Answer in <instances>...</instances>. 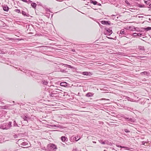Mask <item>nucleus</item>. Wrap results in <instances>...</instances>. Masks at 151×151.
<instances>
[{
    "label": "nucleus",
    "instance_id": "473e14b6",
    "mask_svg": "<svg viewBox=\"0 0 151 151\" xmlns=\"http://www.w3.org/2000/svg\"><path fill=\"white\" fill-rule=\"evenodd\" d=\"M122 148H125V149L126 150H129V148L127 147L123 146L122 147Z\"/></svg>",
    "mask_w": 151,
    "mask_h": 151
},
{
    "label": "nucleus",
    "instance_id": "49530a36",
    "mask_svg": "<svg viewBox=\"0 0 151 151\" xmlns=\"http://www.w3.org/2000/svg\"><path fill=\"white\" fill-rule=\"evenodd\" d=\"M19 140L21 141V142H22V141H23L24 140H22V139H20Z\"/></svg>",
    "mask_w": 151,
    "mask_h": 151
},
{
    "label": "nucleus",
    "instance_id": "7ed1b4c3",
    "mask_svg": "<svg viewBox=\"0 0 151 151\" xmlns=\"http://www.w3.org/2000/svg\"><path fill=\"white\" fill-rule=\"evenodd\" d=\"M105 30L104 31V34L105 35H110L113 32L112 29H111L106 28Z\"/></svg>",
    "mask_w": 151,
    "mask_h": 151
},
{
    "label": "nucleus",
    "instance_id": "603ef678",
    "mask_svg": "<svg viewBox=\"0 0 151 151\" xmlns=\"http://www.w3.org/2000/svg\"><path fill=\"white\" fill-rule=\"evenodd\" d=\"M112 16H115V15H112Z\"/></svg>",
    "mask_w": 151,
    "mask_h": 151
},
{
    "label": "nucleus",
    "instance_id": "393cba45",
    "mask_svg": "<svg viewBox=\"0 0 151 151\" xmlns=\"http://www.w3.org/2000/svg\"><path fill=\"white\" fill-rule=\"evenodd\" d=\"M88 72H86V71L83 72L82 73V74H83V75H84L88 76Z\"/></svg>",
    "mask_w": 151,
    "mask_h": 151
},
{
    "label": "nucleus",
    "instance_id": "f03ea898",
    "mask_svg": "<svg viewBox=\"0 0 151 151\" xmlns=\"http://www.w3.org/2000/svg\"><path fill=\"white\" fill-rule=\"evenodd\" d=\"M21 117L25 121L24 124V125H29L28 120L30 118L27 116L23 115L21 116Z\"/></svg>",
    "mask_w": 151,
    "mask_h": 151
},
{
    "label": "nucleus",
    "instance_id": "8fccbe9b",
    "mask_svg": "<svg viewBox=\"0 0 151 151\" xmlns=\"http://www.w3.org/2000/svg\"><path fill=\"white\" fill-rule=\"evenodd\" d=\"M145 57V56H142V57H140L141 58H144Z\"/></svg>",
    "mask_w": 151,
    "mask_h": 151
},
{
    "label": "nucleus",
    "instance_id": "423d86ee",
    "mask_svg": "<svg viewBox=\"0 0 151 151\" xmlns=\"http://www.w3.org/2000/svg\"><path fill=\"white\" fill-rule=\"evenodd\" d=\"M101 23L102 24L104 25H109L110 24V22L109 21H105L103 20L101 22Z\"/></svg>",
    "mask_w": 151,
    "mask_h": 151
},
{
    "label": "nucleus",
    "instance_id": "ddd939ff",
    "mask_svg": "<svg viewBox=\"0 0 151 151\" xmlns=\"http://www.w3.org/2000/svg\"><path fill=\"white\" fill-rule=\"evenodd\" d=\"M61 138V140L63 142H65L67 139V137L65 136H62Z\"/></svg>",
    "mask_w": 151,
    "mask_h": 151
},
{
    "label": "nucleus",
    "instance_id": "4d7b16f0",
    "mask_svg": "<svg viewBox=\"0 0 151 151\" xmlns=\"http://www.w3.org/2000/svg\"><path fill=\"white\" fill-rule=\"evenodd\" d=\"M93 9H95V10H96V9H94V8H93Z\"/></svg>",
    "mask_w": 151,
    "mask_h": 151
},
{
    "label": "nucleus",
    "instance_id": "3c124183",
    "mask_svg": "<svg viewBox=\"0 0 151 151\" xmlns=\"http://www.w3.org/2000/svg\"><path fill=\"white\" fill-rule=\"evenodd\" d=\"M149 6H151V3L149 5Z\"/></svg>",
    "mask_w": 151,
    "mask_h": 151
},
{
    "label": "nucleus",
    "instance_id": "72a5a7b5",
    "mask_svg": "<svg viewBox=\"0 0 151 151\" xmlns=\"http://www.w3.org/2000/svg\"><path fill=\"white\" fill-rule=\"evenodd\" d=\"M45 16L49 18L50 16V14L49 13H47L46 14Z\"/></svg>",
    "mask_w": 151,
    "mask_h": 151
},
{
    "label": "nucleus",
    "instance_id": "58836bf2",
    "mask_svg": "<svg viewBox=\"0 0 151 151\" xmlns=\"http://www.w3.org/2000/svg\"><path fill=\"white\" fill-rule=\"evenodd\" d=\"M137 33H134L133 34V35L134 37H136L137 36Z\"/></svg>",
    "mask_w": 151,
    "mask_h": 151
},
{
    "label": "nucleus",
    "instance_id": "1a4fd4ad",
    "mask_svg": "<svg viewBox=\"0 0 151 151\" xmlns=\"http://www.w3.org/2000/svg\"><path fill=\"white\" fill-rule=\"evenodd\" d=\"M142 30H139V31H140V32H141L142 31H144V30H146L147 31H148L149 30H150L151 29V27H147V28H142Z\"/></svg>",
    "mask_w": 151,
    "mask_h": 151
},
{
    "label": "nucleus",
    "instance_id": "e433bc0d",
    "mask_svg": "<svg viewBox=\"0 0 151 151\" xmlns=\"http://www.w3.org/2000/svg\"><path fill=\"white\" fill-rule=\"evenodd\" d=\"M45 11L47 12H50V10L48 8H46L45 9Z\"/></svg>",
    "mask_w": 151,
    "mask_h": 151
},
{
    "label": "nucleus",
    "instance_id": "f3484780",
    "mask_svg": "<svg viewBox=\"0 0 151 151\" xmlns=\"http://www.w3.org/2000/svg\"><path fill=\"white\" fill-rule=\"evenodd\" d=\"M21 145L24 146H26L28 145V143L27 142H23L21 143Z\"/></svg>",
    "mask_w": 151,
    "mask_h": 151
},
{
    "label": "nucleus",
    "instance_id": "4468645a",
    "mask_svg": "<svg viewBox=\"0 0 151 151\" xmlns=\"http://www.w3.org/2000/svg\"><path fill=\"white\" fill-rule=\"evenodd\" d=\"M80 139V137L79 136H77V137H74L73 138V140H75L76 141H77L78 140H79Z\"/></svg>",
    "mask_w": 151,
    "mask_h": 151
},
{
    "label": "nucleus",
    "instance_id": "f8f14e48",
    "mask_svg": "<svg viewBox=\"0 0 151 151\" xmlns=\"http://www.w3.org/2000/svg\"><path fill=\"white\" fill-rule=\"evenodd\" d=\"M90 2L91 3L93 4L94 5H96L98 3V2L96 1L92 0H90Z\"/></svg>",
    "mask_w": 151,
    "mask_h": 151
},
{
    "label": "nucleus",
    "instance_id": "412c9836",
    "mask_svg": "<svg viewBox=\"0 0 151 151\" xmlns=\"http://www.w3.org/2000/svg\"><path fill=\"white\" fill-rule=\"evenodd\" d=\"M104 144H106L108 145H109L110 142L108 140H105L104 141Z\"/></svg>",
    "mask_w": 151,
    "mask_h": 151
},
{
    "label": "nucleus",
    "instance_id": "6ab92c4d",
    "mask_svg": "<svg viewBox=\"0 0 151 151\" xmlns=\"http://www.w3.org/2000/svg\"><path fill=\"white\" fill-rule=\"evenodd\" d=\"M149 73L147 71H144L141 73L142 75H147Z\"/></svg>",
    "mask_w": 151,
    "mask_h": 151
},
{
    "label": "nucleus",
    "instance_id": "5701e85b",
    "mask_svg": "<svg viewBox=\"0 0 151 151\" xmlns=\"http://www.w3.org/2000/svg\"><path fill=\"white\" fill-rule=\"evenodd\" d=\"M145 3L147 4H148L150 3V1L149 0H144Z\"/></svg>",
    "mask_w": 151,
    "mask_h": 151
},
{
    "label": "nucleus",
    "instance_id": "09e8293b",
    "mask_svg": "<svg viewBox=\"0 0 151 151\" xmlns=\"http://www.w3.org/2000/svg\"><path fill=\"white\" fill-rule=\"evenodd\" d=\"M45 47V46H42L41 47Z\"/></svg>",
    "mask_w": 151,
    "mask_h": 151
},
{
    "label": "nucleus",
    "instance_id": "13d9d810",
    "mask_svg": "<svg viewBox=\"0 0 151 151\" xmlns=\"http://www.w3.org/2000/svg\"><path fill=\"white\" fill-rule=\"evenodd\" d=\"M73 51H75V50H73Z\"/></svg>",
    "mask_w": 151,
    "mask_h": 151
},
{
    "label": "nucleus",
    "instance_id": "6e6552de",
    "mask_svg": "<svg viewBox=\"0 0 151 151\" xmlns=\"http://www.w3.org/2000/svg\"><path fill=\"white\" fill-rule=\"evenodd\" d=\"M3 9L4 11L7 12H8V11L9 10V8L6 5H4L3 6Z\"/></svg>",
    "mask_w": 151,
    "mask_h": 151
},
{
    "label": "nucleus",
    "instance_id": "f257e3e1",
    "mask_svg": "<svg viewBox=\"0 0 151 151\" xmlns=\"http://www.w3.org/2000/svg\"><path fill=\"white\" fill-rule=\"evenodd\" d=\"M12 122H9L8 123H4L0 125V128L3 129H8L12 127Z\"/></svg>",
    "mask_w": 151,
    "mask_h": 151
},
{
    "label": "nucleus",
    "instance_id": "2f4dec72",
    "mask_svg": "<svg viewBox=\"0 0 151 151\" xmlns=\"http://www.w3.org/2000/svg\"><path fill=\"white\" fill-rule=\"evenodd\" d=\"M92 74H93V73H92L90 72H88V76H92Z\"/></svg>",
    "mask_w": 151,
    "mask_h": 151
},
{
    "label": "nucleus",
    "instance_id": "79ce46f5",
    "mask_svg": "<svg viewBox=\"0 0 151 151\" xmlns=\"http://www.w3.org/2000/svg\"><path fill=\"white\" fill-rule=\"evenodd\" d=\"M145 143V141H144L142 142V145H144V144Z\"/></svg>",
    "mask_w": 151,
    "mask_h": 151
},
{
    "label": "nucleus",
    "instance_id": "052dcab7",
    "mask_svg": "<svg viewBox=\"0 0 151 151\" xmlns=\"http://www.w3.org/2000/svg\"><path fill=\"white\" fill-rule=\"evenodd\" d=\"M13 103H14V101H13Z\"/></svg>",
    "mask_w": 151,
    "mask_h": 151
},
{
    "label": "nucleus",
    "instance_id": "2eb2a0df",
    "mask_svg": "<svg viewBox=\"0 0 151 151\" xmlns=\"http://www.w3.org/2000/svg\"><path fill=\"white\" fill-rule=\"evenodd\" d=\"M31 5L32 6V7L34 8H35L36 7V6H37L36 4L34 2H31Z\"/></svg>",
    "mask_w": 151,
    "mask_h": 151
},
{
    "label": "nucleus",
    "instance_id": "bf43d9fd",
    "mask_svg": "<svg viewBox=\"0 0 151 151\" xmlns=\"http://www.w3.org/2000/svg\"><path fill=\"white\" fill-rule=\"evenodd\" d=\"M149 19L150 20H151V19H150V18Z\"/></svg>",
    "mask_w": 151,
    "mask_h": 151
},
{
    "label": "nucleus",
    "instance_id": "aec40b11",
    "mask_svg": "<svg viewBox=\"0 0 151 151\" xmlns=\"http://www.w3.org/2000/svg\"><path fill=\"white\" fill-rule=\"evenodd\" d=\"M127 119H128V121H131L132 122H135V120L132 118L129 119V118H127Z\"/></svg>",
    "mask_w": 151,
    "mask_h": 151
},
{
    "label": "nucleus",
    "instance_id": "5fc2aeb1",
    "mask_svg": "<svg viewBox=\"0 0 151 151\" xmlns=\"http://www.w3.org/2000/svg\"><path fill=\"white\" fill-rule=\"evenodd\" d=\"M26 72H27V71H29V70H26Z\"/></svg>",
    "mask_w": 151,
    "mask_h": 151
},
{
    "label": "nucleus",
    "instance_id": "b1692460",
    "mask_svg": "<svg viewBox=\"0 0 151 151\" xmlns=\"http://www.w3.org/2000/svg\"><path fill=\"white\" fill-rule=\"evenodd\" d=\"M13 126L14 127H18L17 124L16 123L15 121H14L13 122Z\"/></svg>",
    "mask_w": 151,
    "mask_h": 151
},
{
    "label": "nucleus",
    "instance_id": "f704fd0d",
    "mask_svg": "<svg viewBox=\"0 0 151 151\" xmlns=\"http://www.w3.org/2000/svg\"><path fill=\"white\" fill-rule=\"evenodd\" d=\"M126 3L127 4V6H130V4L128 2V1H125Z\"/></svg>",
    "mask_w": 151,
    "mask_h": 151
},
{
    "label": "nucleus",
    "instance_id": "de8ad7c7",
    "mask_svg": "<svg viewBox=\"0 0 151 151\" xmlns=\"http://www.w3.org/2000/svg\"><path fill=\"white\" fill-rule=\"evenodd\" d=\"M93 143H96V142H95V141H93Z\"/></svg>",
    "mask_w": 151,
    "mask_h": 151
},
{
    "label": "nucleus",
    "instance_id": "c9c22d12",
    "mask_svg": "<svg viewBox=\"0 0 151 151\" xmlns=\"http://www.w3.org/2000/svg\"><path fill=\"white\" fill-rule=\"evenodd\" d=\"M116 146L117 147H121V148H122V147H123V146H122L120 145H117V144L116 145Z\"/></svg>",
    "mask_w": 151,
    "mask_h": 151
},
{
    "label": "nucleus",
    "instance_id": "7c9ffc66",
    "mask_svg": "<svg viewBox=\"0 0 151 151\" xmlns=\"http://www.w3.org/2000/svg\"><path fill=\"white\" fill-rule=\"evenodd\" d=\"M99 142L100 143H101V144H104V141H103L101 139L100 140H99Z\"/></svg>",
    "mask_w": 151,
    "mask_h": 151
},
{
    "label": "nucleus",
    "instance_id": "9b49d317",
    "mask_svg": "<svg viewBox=\"0 0 151 151\" xmlns=\"http://www.w3.org/2000/svg\"><path fill=\"white\" fill-rule=\"evenodd\" d=\"M58 89H56L55 90L53 91L51 93H52V95L55 94V95H57L58 94V92L57 90H58Z\"/></svg>",
    "mask_w": 151,
    "mask_h": 151
},
{
    "label": "nucleus",
    "instance_id": "c85d7f7f",
    "mask_svg": "<svg viewBox=\"0 0 151 151\" xmlns=\"http://www.w3.org/2000/svg\"><path fill=\"white\" fill-rule=\"evenodd\" d=\"M14 11L18 13H20V11L19 9H16L14 10Z\"/></svg>",
    "mask_w": 151,
    "mask_h": 151
},
{
    "label": "nucleus",
    "instance_id": "bb28decb",
    "mask_svg": "<svg viewBox=\"0 0 151 151\" xmlns=\"http://www.w3.org/2000/svg\"><path fill=\"white\" fill-rule=\"evenodd\" d=\"M50 96L52 97H53V98H55L57 96L56 95H55V94H53L52 95V93H51V94H50Z\"/></svg>",
    "mask_w": 151,
    "mask_h": 151
},
{
    "label": "nucleus",
    "instance_id": "39448f33",
    "mask_svg": "<svg viewBox=\"0 0 151 151\" xmlns=\"http://www.w3.org/2000/svg\"><path fill=\"white\" fill-rule=\"evenodd\" d=\"M40 83L43 85H47L48 83V81H47V80L42 79L40 81Z\"/></svg>",
    "mask_w": 151,
    "mask_h": 151
},
{
    "label": "nucleus",
    "instance_id": "a18cd8bd",
    "mask_svg": "<svg viewBox=\"0 0 151 151\" xmlns=\"http://www.w3.org/2000/svg\"><path fill=\"white\" fill-rule=\"evenodd\" d=\"M109 39H113V38H111V37H107Z\"/></svg>",
    "mask_w": 151,
    "mask_h": 151
},
{
    "label": "nucleus",
    "instance_id": "20e7f679",
    "mask_svg": "<svg viewBox=\"0 0 151 151\" xmlns=\"http://www.w3.org/2000/svg\"><path fill=\"white\" fill-rule=\"evenodd\" d=\"M47 147L50 150H53L57 149L56 146L52 144H50L48 145Z\"/></svg>",
    "mask_w": 151,
    "mask_h": 151
},
{
    "label": "nucleus",
    "instance_id": "a878e982",
    "mask_svg": "<svg viewBox=\"0 0 151 151\" xmlns=\"http://www.w3.org/2000/svg\"><path fill=\"white\" fill-rule=\"evenodd\" d=\"M137 36H144L143 34V33H137Z\"/></svg>",
    "mask_w": 151,
    "mask_h": 151
},
{
    "label": "nucleus",
    "instance_id": "c03bdc74",
    "mask_svg": "<svg viewBox=\"0 0 151 151\" xmlns=\"http://www.w3.org/2000/svg\"><path fill=\"white\" fill-rule=\"evenodd\" d=\"M98 5H99V6H101V4L99 3H98L96 4Z\"/></svg>",
    "mask_w": 151,
    "mask_h": 151
},
{
    "label": "nucleus",
    "instance_id": "4be33fe9",
    "mask_svg": "<svg viewBox=\"0 0 151 151\" xmlns=\"http://www.w3.org/2000/svg\"><path fill=\"white\" fill-rule=\"evenodd\" d=\"M22 14L25 16H28V14H26V12L24 11H22Z\"/></svg>",
    "mask_w": 151,
    "mask_h": 151
},
{
    "label": "nucleus",
    "instance_id": "4c0bfd02",
    "mask_svg": "<svg viewBox=\"0 0 151 151\" xmlns=\"http://www.w3.org/2000/svg\"><path fill=\"white\" fill-rule=\"evenodd\" d=\"M74 137H71L70 139V141L71 142H73V141L74 140L73 139V138Z\"/></svg>",
    "mask_w": 151,
    "mask_h": 151
},
{
    "label": "nucleus",
    "instance_id": "ea45409f",
    "mask_svg": "<svg viewBox=\"0 0 151 151\" xmlns=\"http://www.w3.org/2000/svg\"><path fill=\"white\" fill-rule=\"evenodd\" d=\"M143 6H144V5H140V4L139 5V7H143Z\"/></svg>",
    "mask_w": 151,
    "mask_h": 151
},
{
    "label": "nucleus",
    "instance_id": "37998d69",
    "mask_svg": "<svg viewBox=\"0 0 151 151\" xmlns=\"http://www.w3.org/2000/svg\"><path fill=\"white\" fill-rule=\"evenodd\" d=\"M130 109H131V108L130 107H127V109L128 110H130Z\"/></svg>",
    "mask_w": 151,
    "mask_h": 151
},
{
    "label": "nucleus",
    "instance_id": "9d476101",
    "mask_svg": "<svg viewBox=\"0 0 151 151\" xmlns=\"http://www.w3.org/2000/svg\"><path fill=\"white\" fill-rule=\"evenodd\" d=\"M94 95V93H91L90 92H89L86 94V97H90Z\"/></svg>",
    "mask_w": 151,
    "mask_h": 151
},
{
    "label": "nucleus",
    "instance_id": "a211bd4d",
    "mask_svg": "<svg viewBox=\"0 0 151 151\" xmlns=\"http://www.w3.org/2000/svg\"><path fill=\"white\" fill-rule=\"evenodd\" d=\"M11 106V105L9 104V105H7L2 106V109H6L7 108L9 107V106Z\"/></svg>",
    "mask_w": 151,
    "mask_h": 151
},
{
    "label": "nucleus",
    "instance_id": "c756f323",
    "mask_svg": "<svg viewBox=\"0 0 151 151\" xmlns=\"http://www.w3.org/2000/svg\"><path fill=\"white\" fill-rule=\"evenodd\" d=\"M124 131L126 133H130V131L127 129H124Z\"/></svg>",
    "mask_w": 151,
    "mask_h": 151
},
{
    "label": "nucleus",
    "instance_id": "a19ab883",
    "mask_svg": "<svg viewBox=\"0 0 151 151\" xmlns=\"http://www.w3.org/2000/svg\"><path fill=\"white\" fill-rule=\"evenodd\" d=\"M72 151H77V148H75V149H74Z\"/></svg>",
    "mask_w": 151,
    "mask_h": 151
},
{
    "label": "nucleus",
    "instance_id": "864d4df0",
    "mask_svg": "<svg viewBox=\"0 0 151 151\" xmlns=\"http://www.w3.org/2000/svg\"><path fill=\"white\" fill-rule=\"evenodd\" d=\"M54 126H55V127H57L56 126V125H54Z\"/></svg>",
    "mask_w": 151,
    "mask_h": 151
},
{
    "label": "nucleus",
    "instance_id": "6e6d98bb",
    "mask_svg": "<svg viewBox=\"0 0 151 151\" xmlns=\"http://www.w3.org/2000/svg\"><path fill=\"white\" fill-rule=\"evenodd\" d=\"M24 72L25 73H27V72Z\"/></svg>",
    "mask_w": 151,
    "mask_h": 151
},
{
    "label": "nucleus",
    "instance_id": "cd10ccee",
    "mask_svg": "<svg viewBox=\"0 0 151 151\" xmlns=\"http://www.w3.org/2000/svg\"><path fill=\"white\" fill-rule=\"evenodd\" d=\"M120 34L121 35L124 34V29H122L121 30Z\"/></svg>",
    "mask_w": 151,
    "mask_h": 151
},
{
    "label": "nucleus",
    "instance_id": "dca6fc26",
    "mask_svg": "<svg viewBox=\"0 0 151 151\" xmlns=\"http://www.w3.org/2000/svg\"><path fill=\"white\" fill-rule=\"evenodd\" d=\"M138 49L139 50H141L144 51L145 50L144 47L143 46H139L138 47Z\"/></svg>",
    "mask_w": 151,
    "mask_h": 151
},
{
    "label": "nucleus",
    "instance_id": "0eeeda50",
    "mask_svg": "<svg viewBox=\"0 0 151 151\" xmlns=\"http://www.w3.org/2000/svg\"><path fill=\"white\" fill-rule=\"evenodd\" d=\"M60 85L61 86L65 87L68 86V84L66 82H62L60 83Z\"/></svg>",
    "mask_w": 151,
    "mask_h": 151
}]
</instances>
